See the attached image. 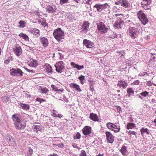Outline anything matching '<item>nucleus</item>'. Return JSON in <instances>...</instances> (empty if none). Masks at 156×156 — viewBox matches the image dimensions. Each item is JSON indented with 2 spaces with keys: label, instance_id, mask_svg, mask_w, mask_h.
<instances>
[{
  "label": "nucleus",
  "instance_id": "58836bf2",
  "mask_svg": "<svg viewBox=\"0 0 156 156\" xmlns=\"http://www.w3.org/2000/svg\"><path fill=\"white\" fill-rule=\"evenodd\" d=\"M68 19L70 20V21H73V20H75V17L73 16V15L72 14L69 15L68 17Z\"/></svg>",
  "mask_w": 156,
  "mask_h": 156
},
{
  "label": "nucleus",
  "instance_id": "4c0bfd02",
  "mask_svg": "<svg viewBox=\"0 0 156 156\" xmlns=\"http://www.w3.org/2000/svg\"><path fill=\"white\" fill-rule=\"evenodd\" d=\"M52 69L51 66L49 65L47 67L46 71L48 73H51L52 72Z\"/></svg>",
  "mask_w": 156,
  "mask_h": 156
},
{
  "label": "nucleus",
  "instance_id": "ddd939ff",
  "mask_svg": "<svg viewBox=\"0 0 156 156\" xmlns=\"http://www.w3.org/2000/svg\"><path fill=\"white\" fill-rule=\"evenodd\" d=\"M83 44L87 48H92L94 46L93 43L87 39H84L83 42Z\"/></svg>",
  "mask_w": 156,
  "mask_h": 156
},
{
  "label": "nucleus",
  "instance_id": "f8f14e48",
  "mask_svg": "<svg viewBox=\"0 0 156 156\" xmlns=\"http://www.w3.org/2000/svg\"><path fill=\"white\" fill-rule=\"evenodd\" d=\"M13 50L15 54L17 56H19L22 53V51L21 47L19 45L13 48Z\"/></svg>",
  "mask_w": 156,
  "mask_h": 156
},
{
  "label": "nucleus",
  "instance_id": "f704fd0d",
  "mask_svg": "<svg viewBox=\"0 0 156 156\" xmlns=\"http://www.w3.org/2000/svg\"><path fill=\"white\" fill-rule=\"evenodd\" d=\"M148 94L149 92H147V91H144L140 93L139 94H140V95L144 97H146L147 96V95Z\"/></svg>",
  "mask_w": 156,
  "mask_h": 156
},
{
  "label": "nucleus",
  "instance_id": "052dcab7",
  "mask_svg": "<svg viewBox=\"0 0 156 156\" xmlns=\"http://www.w3.org/2000/svg\"><path fill=\"white\" fill-rule=\"evenodd\" d=\"M57 91H61V92H62L63 91V90L62 89H58V90Z\"/></svg>",
  "mask_w": 156,
  "mask_h": 156
},
{
  "label": "nucleus",
  "instance_id": "4be33fe9",
  "mask_svg": "<svg viewBox=\"0 0 156 156\" xmlns=\"http://www.w3.org/2000/svg\"><path fill=\"white\" fill-rule=\"evenodd\" d=\"M93 8H96L97 9V11L98 12H101L102 11V4H97L94 5Z\"/></svg>",
  "mask_w": 156,
  "mask_h": 156
},
{
  "label": "nucleus",
  "instance_id": "1a4fd4ad",
  "mask_svg": "<svg viewBox=\"0 0 156 156\" xmlns=\"http://www.w3.org/2000/svg\"><path fill=\"white\" fill-rule=\"evenodd\" d=\"M121 15L122 16V14H115V16L117 17L118 19H119V20H121L120 21H119V23L116 22L114 24V27H115L118 29L121 28L122 27L124 24L123 21L121 20V18L119 17H118V16H119Z\"/></svg>",
  "mask_w": 156,
  "mask_h": 156
},
{
  "label": "nucleus",
  "instance_id": "e2e57ef3",
  "mask_svg": "<svg viewBox=\"0 0 156 156\" xmlns=\"http://www.w3.org/2000/svg\"><path fill=\"white\" fill-rule=\"evenodd\" d=\"M139 98H140V99L141 100H143V98L141 96V95H140V94H139Z\"/></svg>",
  "mask_w": 156,
  "mask_h": 156
},
{
  "label": "nucleus",
  "instance_id": "0e129e2a",
  "mask_svg": "<svg viewBox=\"0 0 156 156\" xmlns=\"http://www.w3.org/2000/svg\"><path fill=\"white\" fill-rule=\"evenodd\" d=\"M29 72H32V73H34V71L33 70H30V71H29Z\"/></svg>",
  "mask_w": 156,
  "mask_h": 156
},
{
  "label": "nucleus",
  "instance_id": "473e14b6",
  "mask_svg": "<svg viewBox=\"0 0 156 156\" xmlns=\"http://www.w3.org/2000/svg\"><path fill=\"white\" fill-rule=\"evenodd\" d=\"M39 87H40V88H39V89L40 90H41V93H46L48 92L49 91L48 89L46 88H42L41 87V86H39Z\"/></svg>",
  "mask_w": 156,
  "mask_h": 156
},
{
  "label": "nucleus",
  "instance_id": "6ab92c4d",
  "mask_svg": "<svg viewBox=\"0 0 156 156\" xmlns=\"http://www.w3.org/2000/svg\"><path fill=\"white\" fill-rule=\"evenodd\" d=\"M90 118L94 121H98V116L95 114L93 113L90 114Z\"/></svg>",
  "mask_w": 156,
  "mask_h": 156
},
{
  "label": "nucleus",
  "instance_id": "37998d69",
  "mask_svg": "<svg viewBox=\"0 0 156 156\" xmlns=\"http://www.w3.org/2000/svg\"><path fill=\"white\" fill-rule=\"evenodd\" d=\"M81 137V135L79 133H77L76 135L74 136V138H76L77 139H79Z\"/></svg>",
  "mask_w": 156,
  "mask_h": 156
},
{
  "label": "nucleus",
  "instance_id": "79ce46f5",
  "mask_svg": "<svg viewBox=\"0 0 156 156\" xmlns=\"http://www.w3.org/2000/svg\"><path fill=\"white\" fill-rule=\"evenodd\" d=\"M80 156H87L86 153L84 150L81 151Z\"/></svg>",
  "mask_w": 156,
  "mask_h": 156
},
{
  "label": "nucleus",
  "instance_id": "7c9ffc66",
  "mask_svg": "<svg viewBox=\"0 0 156 156\" xmlns=\"http://www.w3.org/2000/svg\"><path fill=\"white\" fill-rule=\"evenodd\" d=\"M30 65L33 67H35L38 65V64L36 60H33V62L30 63Z\"/></svg>",
  "mask_w": 156,
  "mask_h": 156
},
{
  "label": "nucleus",
  "instance_id": "c9c22d12",
  "mask_svg": "<svg viewBox=\"0 0 156 156\" xmlns=\"http://www.w3.org/2000/svg\"><path fill=\"white\" fill-rule=\"evenodd\" d=\"M33 154V150L30 148H29L27 153V156H31Z\"/></svg>",
  "mask_w": 156,
  "mask_h": 156
},
{
  "label": "nucleus",
  "instance_id": "c756f323",
  "mask_svg": "<svg viewBox=\"0 0 156 156\" xmlns=\"http://www.w3.org/2000/svg\"><path fill=\"white\" fill-rule=\"evenodd\" d=\"M19 36L22 37L23 39L27 41H29V37L28 36L23 33H20L19 34Z\"/></svg>",
  "mask_w": 156,
  "mask_h": 156
},
{
  "label": "nucleus",
  "instance_id": "5fc2aeb1",
  "mask_svg": "<svg viewBox=\"0 0 156 156\" xmlns=\"http://www.w3.org/2000/svg\"><path fill=\"white\" fill-rule=\"evenodd\" d=\"M118 53H119L120 54H121V55L122 56H124V55H125V53L123 51H119L118 52Z\"/></svg>",
  "mask_w": 156,
  "mask_h": 156
},
{
  "label": "nucleus",
  "instance_id": "774afa93",
  "mask_svg": "<svg viewBox=\"0 0 156 156\" xmlns=\"http://www.w3.org/2000/svg\"><path fill=\"white\" fill-rule=\"evenodd\" d=\"M51 156H58L57 154H54L52 155H51Z\"/></svg>",
  "mask_w": 156,
  "mask_h": 156
},
{
  "label": "nucleus",
  "instance_id": "680f3d73",
  "mask_svg": "<svg viewBox=\"0 0 156 156\" xmlns=\"http://www.w3.org/2000/svg\"><path fill=\"white\" fill-rule=\"evenodd\" d=\"M73 147L74 148H76L78 149H80V148L78 147L77 146H76L73 145Z\"/></svg>",
  "mask_w": 156,
  "mask_h": 156
},
{
  "label": "nucleus",
  "instance_id": "7ed1b4c3",
  "mask_svg": "<svg viewBox=\"0 0 156 156\" xmlns=\"http://www.w3.org/2000/svg\"><path fill=\"white\" fill-rule=\"evenodd\" d=\"M55 39L58 41V42L61 41H62V39H63V37L64 35V32L62 31L60 28L56 30L53 33Z\"/></svg>",
  "mask_w": 156,
  "mask_h": 156
},
{
  "label": "nucleus",
  "instance_id": "6e6552de",
  "mask_svg": "<svg viewBox=\"0 0 156 156\" xmlns=\"http://www.w3.org/2000/svg\"><path fill=\"white\" fill-rule=\"evenodd\" d=\"M10 73L11 75L12 76H22L23 73L22 71L20 69L12 68L10 70Z\"/></svg>",
  "mask_w": 156,
  "mask_h": 156
},
{
  "label": "nucleus",
  "instance_id": "a19ab883",
  "mask_svg": "<svg viewBox=\"0 0 156 156\" xmlns=\"http://www.w3.org/2000/svg\"><path fill=\"white\" fill-rule=\"evenodd\" d=\"M128 133L129 135L131 134H133L135 135V136L136 137L137 136L136 134H137V133L136 132H134V131H132L131 130H129V131Z\"/></svg>",
  "mask_w": 156,
  "mask_h": 156
},
{
  "label": "nucleus",
  "instance_id": "9b49d317",
  "mask_svg": "<svg viewBox=\"0 0 156 156\" xmlns=\"http://www.w3.org/2000/svg\"><path fill=\"white\" fill-rule=\"evenodd\" d=\"M151 0H142L141 2V4L142 6L145 10L149 9L150 6H149L151 3Z\"/></svg>",
  "mask_w": 156,
  "mask_h": 156
},
{
  "label": "nucleus",
  "instance_id": "4468645a",
  "mask_svg": "<svg viewBox=\"0 0 156 156\" xmlns=\"http://www.w3.org/2000/svg\"><path fill=\"white\" fill-rule=\"evenodd\" d=\"M91 129L90 127L86 126L82 129V131L84 135H87L91 133Z\"/></svg>",
  "mask_w": 156,
  "mask_h": 156
},
{
  "label": "nucleus",
  "instance_id": "dca6fc26",
  "mask_svg": "<svg viewBox=\"0 0 156 156\" xmlns=\"http://www.w3.org/2000/svg\"><path fill=\"white\" fill-rule=\"evenodd\" d=\"M89 26V23L87 22H85L82 26V31L83 32H87L88 30Z\"/></svg>",
  "mask_w": 156,
  "mask_h": 156
},
{
  "label": "nucleus",
  "instance_id": "f3484780",
  "mask_svg": "<svg viewBox=\"0 0 156 156\" xmlns=\"http://www.w3.org/2000/svg\"><path fill=\"white\" fill-rule=\"evenodd\" d=\"M30 33L33 35H36V36H39L40 35V32L39 30L35 28L31 29L30 30Z\"/></svg>",
  "mask_w": 156,
  "mask_h": 156
},
{
  "label": "nucleus",
  "instance_id": "5701e85b",
  "mask_svg": "<svg viewBox=\"0 0 156 156\" xmlns=\"http://www.w3.org/2000/svg\"><path fill=\"white\" fill-rule=\"evenodd\" d=\"M140 132L142 136H143L144 134L145 133H146L148 135L150 134V132L148 129L147 128H145L144 127H142L141 128Z\"/></svg>",
  "mask_w": 156,
  "mask_h": 156
},
{
  "label": "nucleus",
  "instance_id": "f257e3e1",
  "mask_svg": "<svg viewBox=\"0 0 156 156\" xmlns=\"http://www.w3.org/2000/svg\"><path fill=\"white\" fill-rule=\"evenodd\" d=\"M20 116L18 114L12 115V118L14 121V124L16 128L18 129H23L26 126L25 120L20 119Z\"/></svg>",
  "mask_w": 156,
  "mask_h": 156
},
{
  "label": "nucleus",
  "instance_id": "20e7f679",
  "mask_svg": "<svg viewBox=\"0 0 156 156\" xmlns=\"http://www.w3.org/2000/svg\"><path fill=\"white\" fill-rule=\"evenodd\" d=\"M137 15L143 24H146L148 22L147 17L145 14L143 13L142 10L138 11L137 12Z\"/></svg>",
  "mask_w": 156,
  "mask_h": 156
},
{
  "label": "nucleus",
  "instance_id": "2f4dec72",
  "mask_svg": "<svg viewBox=\"0 0 156 156\" xmlns=\"http://www.w3.org/2000/svg\"><path fill=\"white\" fill-rule=\"evenodd\" d=\"M127 91L129 95H130L131 94L133 95L134 94V91L133 90V89L132 88L127 89Z\"/></svg>",
  "mask_w": 156,
  "mask_h": 156
},
{
  "label": "nucleus",
  "instance_id": "bf43d9fd",
  "mask_svg": "<svg viewBox=\"0 0 156 156\" xmlns=\"http://www.w3.org/2000/svg\"><path fill=\"white\" fill-rule=\"evenodd\" d=\"M115 4L116 5H119L120 4H121V2H119V0L118 1L115 2Z\"/></svg>",
  "mask_w": 156,
  "mask_h": 156
},
{
  "label": "nucleus",
  "instance_id": "e433bc0d",
  "mask_svg": "<svg viewBox=\"0 0 156 156\" xmlns=\"http://www.w3.org/2000/svg\"><path fill=\"white\" fill-rule=\"evenodd\" d=\"M7 140L10 142H12L14 141V138L11 136L9 135L7 136Z\"/></svg>",
  "mask_w": 156,
  "mask_h": 156
},
{
  "label": "nucleus",
  "instance_id": "864d4df0",
  "mask_svg": "<svg viewBox=\"0 0 156 156\" xmlns=\"http://www.w3.org/2000/svg\"><path fill=\"white\" fill-rule=\"evenodd\" d=\"M10 62V60L9 59V58L8 59H6L4 62V63L6 64H8Z\"/></svg>",
  "mask_w": 156,
  "mask_h": 156
},
{
  "label": "nucleus",
  "instance_id": "0eeeda50",
  "mask_svg": "<svg viewBox=\"0 0 156 156\" xmlns=\"http://www.w3.org/2000/svg\"><path fill=\"white\" fill-rule=\"evenodd\" d=\"M97 26L98 30L100 31L101 32L105 33L108 30V28L106 27L105 24L102 22H100L99 23H97Z\"/></svg>",
  "mask_w": 156,
  "mask_h": 156
},
{
  "label": "nucleus",
  "instance_id": "338daca9",
  "mask_svg": "<svg viewBox=\"0 0 156 156\" xmlns=\"http://www.w3.org/2000/svg\"><path fill=\"white\" fill-rule=\"evenodd\" d=\"M73 0L77 3H79V0Z\"/></svg>",
  "mask_w": 156,
  "mask_h": 156
},
{
  "label": "nucleus",
  "instance_id": "69168bd1",
  "mask_svg": "<svg viewBox=\"0 0 156 156\" xmlns=\"http://www.w3.org/2000/svg\"><path fill=\"white\" fill-rule=\"evenodd\" d=\"M97 156H104V154H99Z\"/></svg>",
  "mask_w": 156,
  "mask_h": 156
},
{
  "label": "nucleus",
  "instance_id": "2eb2a0df",
  "mask_svg": "<svg viewBox=\"0 0 156 156\" xmlns=\"http://www.w3.org/2000/svg\"><path fill=\"white\" fill-rule=\"evenodd\" d=\"M40 41L42 44H43V46L44 47L47 46L48 44V43L47 39L45 37H40Z\"/></svg>",
  "mask_w": 156,
  "mask_h": 156
},
{
  "label": "nucleus",
  "instance_id": "a878e982",
  "mask_svg": "<svg viewBox=\"0 0 156 156\" xmlns=\"http://www.w3.org/2000/svg\"><path fill=\"white\" fill-rule=\"evenodd\" d=\"M42 126L39 125L37 126H34V131L37 133L38 131H41L42 129Z\"/></svg>",
  "mask_w": 156,
  "mask_h": 156
},
{
  "label": "nucleus",
  "instance_id": "de8ad7c7",
  "mask_svg": "<svg viewBox=\"0 0 156 156\" xmlns=\"http://www.w3.org/2000/svg\"><path fill=\"white\" fill-rule=\"evenodd\" d=\"M77 69L78 70H80L82 69H83L84 68V66L83 65L82 66H79L78 64L77 65Z\"/></svg>",
  "mask_w": 156,
  "mask_h": 156
},
{
  "label": "nucleus",
  "instance_id": "72a5a7b5",
  "mask_svg": "<svg viewBox=\"0 0 156 156\" xmlns=\"http://www.w3.org/2000/svg\"><path fill=\"white\" fill-rule=\"evenodd\" d=\"M110 6L107 3L104 4H102V10L106 9H108Z\"/></svg>",
  "mask_w": 156,
  "mask_h": 156
},
{
  "label": "nucleus",
  "instance_id": "c03bdc74",
  "mask_svg": "<svg viewBox=\"0 0 156 156\" xmlns=\"http://www.w3.org/2000/svg\"><path fill=\"white\" fill-rule=\"evenodd\" d=\"M68 1V0H60V3L62 5L64 3H66Z\"/></svg>",
  "mask_w": 156,
  "mask_h": 156
},
{
  "label": "nucleus",
  "instance_id": "f03ea898",
  "mask_svg": "<svg viewBox=\"0 0 156 156\" xmlns=\"http://www.w3.org/2000/svg\"><path fill=\"white\" fill-rule=\"evenodd\" d=\"M128 34L133 39L136 38L140 34V32L138 30L134 27H130L128 30Z\"/></svg>",
  "mask_w": 156,
  "mask_h": 156
},
{
  "label": "nucleus",
  "instance_id": "cd10ccee",
  "mask_svg": "<svg viewBox=\"0 0 156 156\" xmlns=\"http://www.w3.org/2000/svg\"><path fill=\"white\" fill-rule=\"evenodd\" d=\"M126 126L127 128L128 129H132L136 127L135 125L133 123H128Z\"/></svg>",
  "mask_w": 156,
  "mask_h": 156
},
{
  "label": "nucleus",
  "instance_id": "8fccbe9b",
  "mask_svg": "<svg viewBox=\"0 0 156 156\" xmlns=\"http://www.w3.org/2000/svg\"><path fill=\"white\" fill-rule=\"evenodd\" d=\"M84 3L87 4L89 5H91L92 3V0H88L87 1H86Z\"/></svg>",
  "mask_w": 156,
  "mask_h": 156
},
{
  "label": "nucleus",
  "instance_id": "6e6d98bb",
  "mask_svg": "<svg viewBox=\"0 0 156 156\" xmlns=\"http://www.w3.org/2000/svg\"><path fill=\"white\" fill-rule=\"evenodd\" d=\"M53 111L54 112V113H53V116L54 117H57V114H57L55 112V110H53Z\"/></svg>",
  "mask_w": 156,
  "mask_h": 156
},
{
  "label": "nucleus",
  "instance_id": "4d7b16f0",
  "mask_svg": "<svg viewBox=\"0 0 156 156\" xmlns=\"http://www.w3.org/2000/svg\"><path fill=\"white\" fill-rule=\"evenodd\" d=\"M90 90L92 91H93L94 90V89L93 86L91 84L90 85Z\"/></svg>",
  "mask_w": 156,
  "mask_h": 156
},
{
  "label": "nucleus",
  "instance_id": "603ef678",
  "mask_svg": "<svg viewBox=\"0 0 156 156\" xmlns=\"http://www.w3.org/2000/svg\"><path fill=\"white\" fill-rule=\"evenodd\" d=\"M155 51H156L155 49H153L152 50H151L150 51L151 54L152 55H156V54L154 52Z\"/></svg>",
  "mask_w": 156,
  "mask_h": 156
},
{
  "label": "nucleus",
  "instance_id": "49530a36",
  "mask_svg": "<svg viewBox=\"0 0 156 156\" xmlns=\"http://www.w3.org/2000/svg\"><path fill=\"white\" fill-rule=\"evenodd\" d=\"M51 87L52 88V89L55 90L57 91L58 90V88L56 87L54 85H51Z\"/></svg>",
  "mask_w": 156,
  "mask_h": 156
},
{
  "label": "nucleus",
  "instance_id": "c85d7f7f",
  "mask_svg": "<svg viewBox=\"0 0 156 156\" xmlns=\"http://www.w3.org/2000/svg\"><path fill=\"white\" fill-rule=\"evenodd\" d=\"M78 79L80 80V83L82 84H83L84 82L86 81L85 76L83 75L80 76L78 78Z\"/></svg>",
  "mask_w": 156,
  "mask_h": 156
},
{
  "label": "nucleus",
  "instance_id": "aec40b11",
  "mask_svg": "<svg viewBox=\"0 0 156 156\" xmlns=\"http://www.w3.org/2000/svg\"><path fill=\"white\" fill-rule=\"evenodd\" d=\"M118 84L119 86L122 87L124 88H126L128 85V84L125 81L122 80L119 81L118 82Z\"/></svg>",
  "mask_w": 156,
  "mask_h": 156
},
{
  "label": "nucleus",
  "instance_id": "bb28decb",
  "mask_svg": "<svg viewBox=\"0 0 156 156\" xmlns=\"http://www.w3.org/2000/svg\"><path fill=\"white\" fill-rule=\"evenodd\" d=\"M46 9L49 12L51 13H53L55 12L56 10L55 8H54L50 5L47 6Z\"/></svg>",
  "mask_w": 156,
  "mask_h": 156
},
{
  "label": "nucleus",
  "instance_id": "3c124183",
  "mask_svg": "<svg viewBox=\"0 0 156 156\" xmlns=\"http://www.w3.org/2000/svg\"><path fill=\"white\" fill-rule=\"evenodd\" d=\"M140 82L138 80L135 81L133 83V84L135 85H138L139 84Z\"/></svg>",
  "mask_w": 156,
  "mask_h": 156
},
{
  "label": "nucleus",
  "instance_id": "13d9d810",
  "mask_svg": "<svg viewBox=\"0 0 156 156\" xmlns=\"http://www.w3.org/2000/svg\"><path fill=\"white\" fill-rule=\"evenodd\" d=\"M62 115L61 114H57V117H58L60 118H61L62 117Z\"/></svg>",
  "mask_w": 156,
  "mask_h": 156
},
{
  "label": "nucleus",
  "instance_id": "ea45409f",
  "mask_svg": "<svg viewBox=\"0 0 156 156\" xmlns=\"http://www.w3.org/2000/svg\"><path fill=\"white\" fill-rule=\"evenodd\" d=\"M20 24V27H25L24 22L23 21L21 20L19 22Z\"/></svg>",
  "mask_w": 156,
  "mask_h": 156
},
{
  "label": "nucleus",
  "instance_id": "39448f33",
  "mask_svg": "<svg viewBox=\"0 0 156 156\" xmlns=\"http://www.w3.org/2000/svg\"><path fill=\"white\" fill-rule=\"evenodd\" d=\"M106 126L109 129L114 131L115 133H118L120 131L119 126H117L115 124L110 122L106 124Z\"/></svg>",
  "mask_w": 156,
  "mask_h": 156
},
{
  "label": "nucleus",
  "instance_id": "393cba45",
  "mask_svg": "<svg viewBox=\"0 0 156 156\" xmlns=\"http://www.w3.org/2000/svg\"><path fill=\"white\" fill-rule=\"evenodd\" d=\"M19 105L23 109L25 110H28L30 108L29 105L27 104L20 103V104H19Z\"/></svg>",
  "mask_w": 156,
  "mask_h": 156
},
{
  "label": "nucleus",
  "instance_id": "9d476101",
  "mask_svg": "<svg viewBox=\"0 0 156 156\" xmlns=\"http://www.w3.org/2000/svg\"><path fill=\"white\" fill-rule=\"evenodd\" d=\"M105 134L106 136V139L108 142L111 144L114 141V137L112 134L110 132L105 131Z\"/></svg>",
  "mask_w": 156,
  "mask_h": 156
},
{
  "label": "nucleus",
  "instance_id": "b1692460",
  "mask_svg": "<svg viewBox=\"0 0 156 156\" xmlns=\"http://www.w3.org/2000/svg\"><path fill=\"white\" fill-rule=\"evenodd\" d=\"M126 148H127L125 146H123L120 150V151L123 155H126L128 154V151Z\"/></svg>",
  "mask_w": 156,
  "mask_h": 156
},
{
  "label": "nucleus",
  "instance_id": "423d86ee",
  "mask_svg": "<svg viewBox=\"0 0 156 156\" xmlns=\"http://www.w3.org/2000/svg\"><path fill=\"white\" fill-rule=\"evenodd\" d=\"M55 66L56 71L58 72L61 73L64 70L65 66L63 61L58 62L56 64Z\"/></svg>",
  "mask_w": 156,
  "mask_h": 156
},
{
  "label": "nucleus",
  "instance_id": "a211bd4d",
  "mask_svg": "<svg viewBox=\"0 0 156 156\" xmlns=\"http://www.w3.org/2000/svg\"><path fill=\"white\" fill-rule=\"evenodd\" d=\"M119 2H121V5L125 8L128 7L130 5L126 0H119Z\"/></svg>",
  "mask_w": 156,
  "mask_h": 156
},
{
  "label": "nucleus",
  "instance_id": "412c9836",
  "mask_svg": "<svg viewBox=\"0 0 156 156\" xmlns=\"http://www.w3.org/2000/svg\"><path fill=\"white\" fill-rule=\"evenodd\" d=\"M70 86L73 88H75L76 89V90L78 92H80L82 91V90L80 88V86L78 85L76 83H71L70 85Z\"/></svg>",
  "mask_w": 156,
  "mask_h": 156
},
{
  "label": "nucleus",
  "instance_id": "09e8293b",
  "mask_svg": "<svg viewBox=\"0 0 156 156\" xmlns=\"http://www.w3.org/2000/svg\"><path fill=\"white\" fill-rule=\"evenodd\" d=\"M41 25L45 27L46 26H48V24L46 23V22H42L41 23Z\"/></svg>",
  "mask_w": 156,
  "mask_h": 156
},
{
  "label": "nucleus",
  "instance_id": "a18cd8bd",
  "mask_svg": "<svg viewBox=\"0 0 156 156\" xmlns=\"http://www.w3.org/2000/svg\"><path fill=\"white\" fill-rule=\"evenodd\" d=\"M71 65L74 68H77V65L78 64H76L75 63L72 62L71 63Z\"/></svg>",
  "mask_w": 156,
  "mask_h": 156
}]
</instances>
